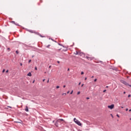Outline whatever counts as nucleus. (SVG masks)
Instances as JSON below:
<instances>
[{
    "label": "nucleus",
    "mask_w": 131,
    "mask_h": 131,
    "mask_svg": "<svg viewBox=\"0 0 131 131\" xmlns=\"http://www.w3.org/2000/svg\"><path fill=\"white\" fill-rule=\"evenodd\" d=\"M74 121L76 123V124H78V125H79V126H81V123H80V121H79L76 118H75L74 119Z\"/></svg>",
    "instance_id": "nucleus-1"
},
{
    "label": "nucleus",
    "mask_w": 131,
    "mask_h": 131,
    "mask_svg": "<svg viewBox=\"0 0 131 131\" xmlns=\"http://www.w3.org/2000/svg\"><path fill=\"white\" fill-rule=\"evenodd\" d=\"M121 82L122 83H123V84H125V85H128L129 86L131 87V85L128 84V83L125 82V81L122 80Z\"/></svg>",
    "instance_id": "nucleus-2"
},
{
    "label": "nucleus",
    "mask_w": 131,
    "mask_h": 131,
    "mask_svg": "<svg viewBox=\"0 0 131 131\" xmlns=\"http://www.w3.org/2000/svg\"><path fill=\"white\" fill-rule=\"evenodd\" d=\"M107 108H109L110 109H113V108H114V104L107 106Z\"/></svg>",
    "instance_id": "nucleus-3"
},
{
    "label": "nucleus",
    "mask_w": 131,
    "mask_h": 131,
    "mask_svg": "<svg viewBox=\"0 0 131 131\" xmlns=\"http://www.w3.org/2000/svg\"><path fill=\"white\" fill-rule=\"evenodd\" d=\"M59 120L60 121H64V120L63 119H58L56 121V123H58V122H60Z\"/></svg>",
    "instance_id": "nucleus-4"
},
{
    "label": "nucleus",
    "mask_w": 131,
    "mask_h": 131,
    "mask_svg": "<svg viewBox=\"0 0 131 131\" xmlns=\"http://www.w3.org/2000/svg\"><path fill=\"white\" fill-rule=\"evenodd\" d=\"M25 111H26V112H28V111H29V110H28V106H26Z\"/></svg>",
    "instance_id": "nucleus-5"
},
{
    "label": "nucleus",
    "mask_w": 131,
    "mask_h": 131,
    "mask_svg": "<svg viewBox=\"0 0 131 131\" xmlns=\"http://www.w3.org/2000/svg\"><path fill=\"white\" fill-rule=\"evenodd\" d=\"M86 59H88V60H92V58L91 57H89V56H86Z\"/></svg>",
    "instance_id": "nucleus-6"
},
{
    "label": "nucleus",
    "mask_w": 131,
    "mask_h": 131,
    "mask_svg": "<svg viewBox=\"0 0 131 131\" xmlns=\"http://www.w3.org/2000/svg\"><path fill=\"white\" fill-rule=\"evenodd\" d=\"M28 76H31L32 75L31 74V72H29L28 74Z\"/></svg>",
    "instance_id": "nucleus-7"
},
{
    "label": "nucleus",
    "mask_w": 131,
    "mask_h": 131,
    "mask_svg": "<svg viewBox=\"0 0 131 131\" xmlns=\"http://www.w3.org/2000/svg\"><path fill=\"white\" fill-rule=\"evenodd\" d=\"M16 123H22V121H20V122L15 121Z\"/></svg>",
    "instance_id": "nucleus-8"
},
{
    "label": "nucleus",
    "mask_w": 131,
    "mask_h": 131,
    "mask_svg": "<svg viewBox=\"0 0 131 131\" xmlns=\"http://www.w3.org/2000/svg\"><path fill=\"white\" fill-rule=\"evenodd\" d=\"M16 54H19V52H18L17 50H16Z\"/></svg>",
    "instance_id": "nucleus-9"
},
{
    "label": "nucleus",
    "mask_w": 131,
    "mask_h": 131,
    "mask_svg": "<svg viewBox=\"0 0 131 131\" xmlns=\"http://www.w3.org/2000/svg\"><path fill=\"white\" fill-rule=\"evenodd\" d=\"M5 71H6V70L4 69L2 71L3 73H4L5 72Z\"/></svg>",
    "instance_id": "nucleus-10"
},
{
    "label": "nucleus",
    "mask_w": 131,
    "mask_h": 131,
    "mask_svg": "<svg viewBox=\"0 0 131 131\" xmlns=\"http://www.w3.org/2000/svg\"><path fill=\"white\" fill-rule=\"evenodd\" d=\"M81 74L82 75V74H84V73L83 72H81Z\"/></svg>",
    "instance_id": "nucleus-11"
},
{
    "label": "nucleus",
    "mask_w": 131,
    "mask_h": 131,
    "mask_svg": "<svg viewBox=\"0 0 131 131\" xmlns=\"http://www.w3.org/2000/svg\"><path fill=\"white\" fill-rule=\"evenodd\" d=\"M64 96H66V93H63V94H62V96H64Z\"/></svg>",
    "instance_id": "nucleus-12"
},
{
    "label": "nucleus",
    "mask_w": 131,
    "mask_h": 131,
    "mask_svg": "<svg viewBox=\"0 0 131 131\" xmlns=\"http://www.w3.org/2000/svg\"><path fill=\"white\" fill-rule=\"evenodd\" d=\"M80 94V92H77V95H79Z\"/></svg>",
    "instance_id": "nucleus-13"
},
{
    "label": "nucleus",
    "mask_w": 131,
    "mask_h": 131,
    "mask_svg": "<svg viewBox=\"0 0 131 131\" xmlns=\"http://www.w3.org/2000/svg\"><path fill=\"white\" fill-rule=\"evenodd\" d=\"M6 73H8L9 72V70H7L6 71Z\"/></svg>",
    "instance_id": "nucleus-14"
},
{
    "label": "nucleus",
    "mask_w": 131,
    "mask_h": 131,
    "mask_svg": "<svg viewBox=\"0 0 131 131\" xmlns=\"http://www.w3.org/2000/svg\"><path fill=\"white\" fill-rule=\"evenodd\" d=\"M72 94H73V91H72V92H71V95H72Z\"/></svg>",
    "instance_id": "nucleus-15"
},
{
    "label": "nucleus",
    "mask_w": 131,
    "mask_h": 131,
    "mask_svg": "<svg viewBox=\"0 0 131 131\" xmlns=\"http://www.w3.org/2000/svg\"><path fill=\"white\" fill-rule=\"evenodd\" d=\"M59 88H60V86H56V89H59Z\"/></svg>",
    "instance_id": "nucleus-16"
},
{
    "label": "nucleus",
    "mask_w": 131,
    "mask_h": 131,
    "mask_svg": "<svg viewBox=\"0 0 131 131\" xmlns=\"http://www.w3.org/2000/svg\"><path fill=\"white\" fill-rule=\"evenodd\" d=\"M130 97H131L130 95H128V98H130Z\"/></svg>",
    "instance_id": "nucleus-17"
},
{
    "label": "nucleus",
    "mask_w": 131,
    "mask_h": 131,
    "mask_svg": "<svg viewBox=\"0 0 131 131\" xmlns=\"http://www.w3.org/2000/svg\"><path fill=\"white\" fill-rule=\"evenodd\" d=\"M30 32H31L32 33H33V31H30Z\"/></svg>",
    "instance_id": "nucleus-18"
},
{
    "label": "nucleus",
    "mask_w": 131,
    "mask_h": 131,
    "mask_svg": "<svg viewBox=\"0 0 131 131\" xmlns=\"http://www.w3.org/2000/svg\"><path fill=\"white\" fill-rule=\"evenodd\" d=\"M31 62V60L30 59V60H29V63H30Z\"/></svg>",
    "instance_id": "nucleus-19"
},
{
    "label": "nucleus",
    "mask_w": 131,
    "mask_h": 131,
    "mask_svg": "<svg viewBox=\"0 0 131 131\" xmlns=\"http://www.w3.org/2000/svg\"><path fill=\"white\" fill-rule=\"evenodd\" d=\"M35 70H37V68L36 67L35 68Z\"/></svg>",
    "instance_id": "nucleus-20"
},
{
    "label": "nucleus",
    "mask_w": 131,
    "mask_h": 131,
    "mask_svg": "<svg viewBox=\"0 0 131 131\" xmlns=\"http://www.w3.org/2000/svg\"><path fill=\"white\" fill-rule=\"evenodd\" d=\"M57 63H58V64H60V61H57Z\"/></svg>",
    "instance_id": "nucleus-21"
},
{
    "label": "nucleus",
    "mask_w": 131,
    "mask_h": 131,
    "mask_svg": "<svg viewBox=\"0 0 131 131\" xmlns=\"http://www.w3.org/2000/svg\"><path fill=\"white\" fill-rule=\"evenodd\" d=\"M94 81H95V82H96V81H97V79H95L94 80Z\"/></svg>",
    "instance_id": "nucleus-22"
},
{
    "label": "nucleus",
    "mask_w": 131,
    "mask_h": 131,
    "mask_svg": "<svg viewBox=\"0 0 131 131\" xmlns=\"http://www.w3.org/2000/svg\"><path fill=\"white\" fill-rule=\"evenodd\" d=\"M63 88H66V85H64L63 86Z\"/></svg>",
    "instance_id": "nucleus-23"
},
{
    "label": "nucleus",
    "mask_w": 131,
    "mask_h": 131,
    "mask_svg": "<svg viewBox=\"0 0 131 131\" xmlns=\"http://www.w3.org/2000/svg\"><path fill=\"white\" fill-rule=\"evenodd\" d=\"M117 117H119V118L120 117L119 115L118 114L117 115Z\"/></svg>",
    "instance_id": "nucleus-24"
},
{
    "label": "nucleus",
    "mask_w": 131,
    "mask_h": 131,
    "mask_svg": "<svg viewBox=\"0 0 131 131\" xmlns=\"http://www.w3.org/2000/svg\"><path fill=\"white\" fill-rule=\"evenodd\" d=\"M49 81H50V80H48L47 81V83H49Z\"/></svg>",
    "instance_id": "nucleus-25"
},
{
    "label": "nucleus",
    "mask_w": 131,
    "mask_h": 131,
    "mask_svg": "<svg viewBox=\"0 0 131 131\" xmlns=\"http://www.w3.org/2000/svg\"><path fill=\"white\" fill-rule=\"evenodd\" d=\"M126 111H128V108H126Z\"/></svg>",
    "instance_id": "nucleus-26"
},
{
    "label": "nucleus",
    "mask_w": 131,
    "mask_h": 131,
    "mask_svg": "<svg viewBox=\"0 0 131 131\" xmlns=\"http://www.w3.org/2000/svg\"><path fill=\"white\" fill-rule=\"evenodd\" d=\"M40 36L41 37H43V36H42L41 35H40Z\"/></svg>",
    "instance_id": "nucleus-27"
},
{
    "label": "nucleus",
    "mask_w": 131,
    "mask_h": 131,
    "mask_svg": "<svg viewBox=\"0 0 131 131\" xmlns=\"http://www.w3.org/2000/svg\"><path fill=\"white\" fill-rule=\"evenodd\" d=\"M76 55H78V52H76Z\"/></svg>",
    "instance_id": "nucleus-28"
},
{
    "label": "nucleus",
    "mask_w": 131,
    "mask_h": 131,
    "mask_svg": "<svg viewBox=\"0 0 131 131\" xmlns=\"http://www.w3.org/2000/svg\"><path fill=\"white\" fill-rule=\"evenodd\" d=\"M20 66H22V65H23L22 63H20Z\"/></svg>",
    "instance_id": "nucleus-29"
},
{
    "label": "nucleus",
    "mask_w": 131,
    "mask_h": 131,
    "mask_svg": "<svg viewBox=\"0 0 131 131\" xmlns=\"http://www.w3.org/2000/svg\"><path fill=\"white\" fill-rule=\"evenodd\" d=\"M83 85H84V84H82L81 85V88H82V86H83Z\"/></svg>",
    "instance_id": "nucleus-30"
},
{
    "label": "nucleus",
    "mask_w": 131,
    "mask_h": 131,
    "mask_svg": "<svg viewBox=\"0 0 131 131\" xmlns=\"http://www.w3.org/2000/svg\"><path fill=\"white\" fill-rule=\"evenodd\" d=\"M86 99H87V100H89V99H90V98L87 97Z\"/></svg>",
    "instance_id": "nucleus-31"
},
{
    "label": "nucleus",
    "mask_w": 131,
    "mask_h": 131,
    "mask_svg": "<svg viewBox=\"0 0 131 131\" xmlns=\"http://www.w3.org/2000/svg\"><path fill=\"white\" fill-rule=\"evenodd\" d=\"M57 124H58V123H55V125H56V126H58L57 125Z\"/></svg>",
    "instance_id": "nucleus-32"
},
{
    "label": "nucleus",
    "mask_w": 131,
    "mask_h": 131,
    "mask_svg": "<svg viewBox=\"0 0 131 131\" xmlns=\"http://www.w3.org/2000/svg\"><path fill=\"white\" fill-rule=\"evenodd\" d=\"M57 124H58V123H55V125H56V126H58L57 125Z\"/></svg>",
    "instance_id": "nucleus-33"
},
{
    "label": "nucleus",
    "mask_w": 131,
    "mask_h": 131,
    "mask_svg": "<svg viewBox=\"0 0 131 131\" xmlns=\"http://www.w3.org/2000/svg\"><path fill=\"white\" fill-rule=\"evenodd\" d=\"M105 92H106V90L103 91V93H105Z\"/></svg>",
    "instance_id": "nucleus-34"
},
{
    "label": "nucleus",
    "mask_w": 131,
    "mask_h": 131,
    "mask_svg": "<svg viewBox=\"0 0 131 131\" xmlns=\"http://www.w3.org/2000/svg\"><path fill=\"white\" fill-rule=\"evenodd\" d=\"M80 83H81V82L79 83V85H80Z\"/></svg>",
    "instance_id": "nucleus-35"
},
{
    "label": "nucleus",
    "mask_w": 131,
    "mask_h": 131,
    "mask_svg": "<svg viewBox=\"0 0 131 131\" xmlns=\"http://www.w3.org/2000/svg\"><path fill=\"white\" fill-rule=\"evenodd\" d=\"M51 67H52V66H50L49 68H51Z\"/></svg>",
    "instance_id": "nucleus-36"
},
{
    "label": "nucleus",
    "mask_w": 131,
    "mask_h": 131,
    "mask_svg": "<svg viewBox=\"0 0 131 131\" xmlns=\"http://www.w3.org/2000/svg\"><path fill=\"white\" fill-rule=\"evenodd\" d=\"M86 79H87V78L85 77V80H86Z\"/></svg>",
    "instance_id": "nucleus-37"
},
{
    "label": "nucleus",
    "mask_w": 131,
    "mask_h": 131,
    "mask_svg": "<svg viewBox=\"0 0 131 131\" xmlns=\"http://www.w3.org/2000/svg\"><path fill=\"white\" fill-rule=\"evenodd\" d=\"M69 70H70V69H68V71H69Z\"/></svg>",
    "instance_id": "nucleus-38"
},
{
    "label": "nucleus",
    "mask_w": 131,
    "mask_h": 131,
    "mask_svg": "<svg viewBox=\"0 0 131 131\" xmlns=\"http://www.w3.org/2000/svg\"><path fill=\"white\" fill-rule=\"evenodd\" d=\"M131 112V110L130 109L129 110V112Z\"/></svg>",
    "instance_id": "nucleus-39"
},
{
    "label": "nucleus",
    "mask_w": 131,
    "mask_h": 131,
    "mask_svg": "<svg viewBox=\"0 0 131 131\" xmlns=\"http://www.w3.org/2000/svg\"><path fill=\"white\" fill-rule=\"evenodd\" d=\"M111 116H112V117H113V115H112V114H111Z\"/></svg>",
    "instance_id": "nucleus-40"
},
{
    "label": "nucleus",
    "mask_w": 131,
    "mask_h": 131,
    "mask_svg": "<svg viewBox=\"0 0 131 131\" xmlns=\"http://www.w3.org/2000/svg\"><path fill=\"white\" fill-rule=\"evenodd\" d=\"M45 80H46V79H43V81H45Z\"/></svg>",
    "instance_id": "nucleus-41"
},
{
    "label": "nucleus",
    "mask_w": 131,
    "mask_h": 131,
    "mask_svg": "<svg viewBox=\"0 0 131 131\" xmlns=\"http://www.w3.org/2000/svg\"><path fill=\"white\" fill-rule=\"evenodd\" d=\"M67 94H69V91H68V92H67Z\"/></svg>",
    "instance_id": "nucleus-42"
},
{
    "label": "nucleus",
    "mask_w": 131,
    "mask_h": 131,
    "mask_svg": "<svg viewBox=\"0 0 131 131\" xmlns=\"http://www.w3.org/2000/svg\"><path fill=\"white\" fill-rule=\"evenodd\" d=\"M34 81H35L34 80L33 81V83H34Z\"/></svg>",
    "instance_id": "nucleus-43"
},
{
    "label": "nucleus",
    "mask_w": 131,
    "mask_h": 131,
    "mask_svg": "<svg viewBox=\"0 0 131 131\" xmlns=\"http://www.w3.org/2000/svg\"><path fill=\"white\" fill-rule=\"evenodd\" d=\"M123 94H125V92H124Z\"/></svg>",
    "instance_id": "nucleus-44"
},
{
    "label": "nucleus",
    "mask_w": 131,
    "mask_h": 131,
    "mask_svg": "<svg viewBox=\"0 0 131 131\" xmlns=\"http://www.w3.org/2000/svg\"><path fill=\"white\" fill-rule=\"evenodd\" d=\"M93 77H94V76H92V78H93Z\"/></svg>",
    "instance_id": "nucleus-45"
},
{
    "label": "nucleus",
    "mask_w": 131,
    "mask_h": 131,
    "mask_svg": "<svg viewBox=\"0 0 131 131\" xmlns=\"http://www.w3.org/2000/svg\"><path fill=\"white\" fill-rule=\"evenodd\" d=\"M8 50H10V48H8Z\"/></svg>",
    "instance_id": "nucleus-46"
},
{
    "label": "nucleus",
    "mask_w": 131,
    "mask_h": 131,
    "mask_svg": "<svg viewBox=\"0 0 131 131\" xmlns=\"http://www.w3.org/2000/svg\"><path fill=\"white\" fill-rule=\"evenodd\" d=\"M121 108H123V107L122 106Z\"/></svg>",
    "instance_id": "nucleus-47"
},
{
    "label": "nucleus",
    "mask_w": 131,
    "mask_h": 131,
    "mask_svg": "<svg viewBox=\"0 0 131 131\" xmlns=\"http://www.w3.org/2000/svg\"><path fill=\"white\" fill-rule=\"evenodd\" d=\"M45 73H47V72H45Z\"/></svg>",
    "instance_id": "nucleus-48"
},
{
    "label": "nucleus",
    "mask_w": 131,
    "mask_h": 131,
    "mask_svg": "<svg viewBox=\"0 0 131 131\" xmlns=\"http://www.w3.org/2000/svg\"><path fill=\"white\" fill-rule=\"evenodd\" d=\"M106 88H108V86H106Z\"/></svg>",
    "instance_id": "nucleus-49"
},
{
    "label": "nucleus",
    "mask_w": 131,
    "mask_h": 131,
    "mask_svg": "<svg viewBox=\"0 0 131 131\" xmlns=\"http://www.w3.org/2000/svg\"><path fill=\"white\" fill-rule=\"evenodd\" d=\"M130 120H131V118L130 119Z\"/></svg>",
    "instance_id": "nucleus-50"
}]
</instances>
